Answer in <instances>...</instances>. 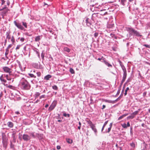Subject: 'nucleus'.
Wrapping results in <instances>:
<instances>
[{
    "label": "nucleus",
    "instance_id": "f257e3e1",
    "mask_svg": "<svg viewBox=\"0 0 150 150\" xmlns=\"http://www.w3.org/2000/svg\"><path fill=\"white\" fill-rule=\"evenodd\" d=\"M21 83L22 88L24 89L27 90L30 89V86L26 80L24 79H22L21 81Z\"/></svg>",
    "mask_w": 150,
    "mask_h": 150
},
{
    "label": "nucleus",
    "instance_id": "f03ea898",
    "mask_svg": "<svg viewBox=\"0 0 150 150\" xmlns=\"http://www.w3.org/2000/svg\"><path fill=\"white\" fill-rule=\"evenodd\" d=\"M86 121L88 123L89 125L92 129L94 132L95 134L96 135L97 132V130L95 125L93 124L92 122L89 120H87Z\"/></svg>",
    "mask_w": 150,
    "mask_h": 150
},
{
    "label": "nucleus",
    "instance_id": "7ed1b4c3",
    "mask_svg": "<svg viewBox=\"0 0 150 150\" xmlns=\"http://www.w3.org/2000/svg\"><path fill=\"white\" fill-rule=\"evenodd\" d=\"M4 71L6 73H11L12 69L7 67H4L2 68Z\"/></svg>",
    "mask_w": 150,
    "mask_h": 150
},
{
    "label": "nucleus",
    "instance_id": "20e7f679",
    "mask_svg": "<svg viewBox=\"0 0 150 150\" xmlns=\"http://www.w3.org/2000/svg\"><path fill=\"white\" fill-rule=\"evenodd\" d=\"M22 138L23 139L26 141L29 140L31 139L30 137L27 134H23V135Z\"/></svg>",
    "mask_w": 150,
    "mask_h": 150
},
{
    "label": "nucleus",
    "instance_id": "39448f33",
    "mask_svg": "<svg viewBox=\"0 0 150 150\" xmlns=\"http://www.w3.org/2000/svg\"><path fill=\"white\" fill-rule=\"evenodd\" d=\"M15 25L17 26V27L19 29H21V30H23L24 29V28L21 25V23H17L16 21L14 22Z\"/></svg>",
    "mask_w": 150,
    "mask_h": 150
},
{
    "label": "nucleus",
    "instance_id": "423d86ee",
    "mask_svg": "<svg viewBox=\"0 0 150 150\" xmlns=\"http://www.w3.org/2000/svg\"><path fill=\"white\" fill-rule=\"evenodd\" d=\"M128 31L130 34H134V32L135 30L132 28L128 27L126 29Z\"/></svg>",
    "mask_w": 150,
    "mask_h": 150
},
{
    "label": "nucleus",
    "instance_id": "0eeeda50",
    "mask_svg": "<svg viewBox=\"0 0 150 150\" xmlns=\"http://www.w3.org/2000/svg\"><path fill=\"white\" fill-rule=\"evenodd\" d=\"M56 102H54L53 104H52L49 107V110L50 111H52V110L55 108L56 106Z\"/></svg>",
    "mask_w": 150,
    "mask_h": 150
},
{
    "label": "nucleus",
    "instance_id": "6e6552de",
    "mask_svg": "<svg viewBox=\"0 0 150 150\" xmlns=\"http://www.w3.org/2000/svg\"><path fill=\"white\" fill-rule=\"evenodd\" d=\"M6 38L8 40V41L10 42V39L11 38V35H10V32H8L6 33Z\"/></svg>",
    "mask_w": 150,
    "mask_h": 150
},
{
    "label": "nucleus",
    "instance_id": "1a4fd4ad",
    "mask_svg": "<svg viewBox=\"0 0 150 150\" xmlns=\"http://www.w3.org/2000/svg\"><path fill=\"white\" fill-rule=\"evenodd\" d=\"M121 126L124 128H126L127 127H129L130 126V124L129 122H127V125L125 123L121 124Z\"/></svg>",
    "mask_w": 150,
    "mask_h": 150
},
{
    "label": "nucleus",
    "instance_id": "9d476101",
    "mask_svg": "<svg viewBox=\"0 0 150 150\" xmlns=\"http://www.w3.org/2000/svg\"><path fill=\"white\" fill-rule=\"evenodd\" d=\"M3 10V13L4 14H5L7 13L8 11H9V9L6 8V7L2 9H0V11H1Z\"/></svg>",
    "mask_w": 150,
    "mask_h": 150
},
{
    "label": "nucleus",
    "instance_id": "9b49d317",
    "mask_svg": "<svg viewBox=\"0 0 150 150\" xmlns=\"http://www.w3.org/2000/svg\"><path fill=\"white\" fill-rule=\"evenodd\" d=\"M127 75V73L123 74V75L122 78V79L121 81V83H122L125 81Z\"/></svg>",
    "mask_w": 150,
    "mask_h": 150
},
{
    "label": "nucleus",
    "instance_id": "f8f14e48",
    "mask_svg": "<svg viewBox=\"0 0 150 150\" xmlns=\"http://www.w3.org/2000/svg\"><path fill=\"white\" fill-rule=\"evenodd\" d=\"M103 62L107 65L108 67H112V65L108 62L105 60L103 61Z\"/></svg>",
    "mask_w": 150,
    "mask_h": 150
},
{
    "label": "nucleus",
    "instance_id": "ddd939ff",
    "mask_svg": "<svg viewBox=\"0 0 150 150\" xmlns=\"http://www.w3.org/2000/svg\"><path fill=\"white\" fill-rule=\"evenodd\" d=\"M10 42H12V44H14V43H15V39L14 38L13 36H11V38L10 39Z\"/></svg>",
    "mask_w": 150,
    "mask_h": 150
},
{
    "label": "nucleus",
    "instance_id": "4468645a",
    "mask_svg": "<svg viewBox=\"0 0 150 150\" xmlns=\"http://www.w3.org/2000/svg\"><path fill=\"white\" fill-rule=\"evenodd\" d=\"M3 84L6 87L10 89H14V87L11 85H8L7 84H5V83H4Z\"/></svg>",
    "mask_w": 150,
    "mask_h": 150
},
{
    "label": "nucleus",
    "instance_id": "2eb2a0df",
    "mask_svg": "<svg viewBox=\"0 0 150 150\" xmlns=\"http://www.w3.org/2000/svg\"><path fill=\"white\" fill-rule=\"evenodd\" d=\"M120 3L122 5L125 6L127 3L126 0H121Z\"/></svg>",
    "mask_w": 150,
    "mask_h": 150
},
{
    "label": "nucleus",
    "instance_id": "dca6fc26",
    "mask_svg": "<svg viewBox=\"0 0 150 150\" xmlns=\"http://www.w3.org/2000/svg\"><path fill=\"white\" fill-rule=\"evenodd\" d=\"M0 80L1 81L3 82L4 83H6V80L4 79L3 76V75H2L0 77Z\"/></svg>",
    "mask_w": 150,
    "mask_h": 150
},
{
    "label": "nucleus",
    "instance_id": "f3484780",
    "mask_svg": "<svg viewBox=\"0 0 150 150\" xmlns=\"http://www.w3.org/2000/svg\"><path fill=\"white\" fill-rule=\"evenodd\" d=\"M8 126L10 128H12L13 126V124L12 122H8L7 123Z\"/></svg>",
    "mask_w": 150,
    "mask_h": 150
},
{
    "label": "nucleus",
    "instance_id": "a211bd4d",
    "mask_svg": "<svg viewBox=\"0 0 150 150\" xmlns=\"http://www.w3.org/2000/svg\"><path fill=\"white\" fill-rule=\"evenodd\" d=\"M139 110H140L139 109L138 110L134 112H133V113L132 114L133 116H134V117L135 115H137L138 114Z\"/></svg>",
    "mask_w": 150,
    "mask_h": 150
},
{
    "label": "nucleus",
    "instance_id": "6ab92c4d",
    "mask_svg": "<svg viewBox=\"0 0 150 150\" xmlns=\"http://www.w3.org/2000/svg\"><path fill=\"white\" fill-rule=\"evenodd\" d=\"M114 26V24L113 23L108 24L107 25L108 28H113Z\"/></svg>",
    "mask_w": 150,
    "mask_h": 150
},
{
    "label": "nucleus",
    "instance_id": "aec40b11",
    "mask_svg": "<svg viewBox=\"0 0 150 150\" xmlns=\"http://www.w3.org/2000/svg\"><path fill=\"white\" fill-rule=\"evenodd\" d=\"M52 77V76L49 74H48L46 76H45L44 77V79L45 80H49V79L50 78Z\"/></svg>",
    "mask_w": 150,
    "mask_h": 150
},
{
    "label": "nucleus",
    "instance_id": "412c9836",
    "mask_svg": "<svg viewBox=\"0 0 150 150\" xmlns=\"http://www.w3.org/2000/svg\"><path fill=\"white\" fill-rule=\"evenodd\" d=\"M134 34H135L136 35L138 36H142V35H141L137 31V30H135L134 33Z\"/></svg>",
    "mask_w": 150,
    "mask_h": 150
},
{
    "label": "nucleus",
    "instance_id": "4be33fe9",
    "mask_svg": "<svg viewBox=\"0 0 150 150\" xmlns=\"http://www.w3.org/2000/svg\"><path fill=\"white\" fill-rule=\"evenodd\" d=\"M128 114H126L123 115H122L120 116V117L118 118V120H120L122 118H123L124 117H125L126 116L128 115Z\"/></svg>",
    "mask_w": 150,
    "mask_h": 150
},
{
    "label": "nucleus",
    "instance_id": "5701e85b",
    "mask_svg": "<svg viewBox=\"0 0 150 150\" xmlns=\"http://www.w3.org/2000/svg\"><path fill=\"white\" fill-rule=\"evenodd\" d=\"M5 77H6V79L8 81H11L12 79L11 77L9 76V75H8V74L6 75Z\"/></svg>",
    "mask_w": 150,
    "mask_h": 150
},
{
    "label": "nucleus",
    "instance_id": "b1692460",
    "mask_svg": "<svg viewBox=\"0 0 150 150\" xmlns=\"http://www.w3.org/2000/svg\"><path fill=\"white\" fill-rule=\"evenodd\" d=\"M64 50L65 51H66L68 52H69L70 51V49L67 47H65L64 48Z\"/></svg>",
    "mask_w": 150,
    "mask_h": 150
},
{
    "label": "nucleus",
    "instance_id": "393cba45",
    "mask_svg": "<svg viewBox=\"0 0 150 150\" xmlns=\"http://www.w3.org/2000/svg\"><path fill=\"white\" fill-rule=\"evenodd\" d=\"M40 40V36H38L36 37L35 39V41L36 42L39 41Z\"/></svg>",
    "mask_w": 150,
    "mask_h": 150
},
{
    "label": "nucleus",
    "instance_id": "a878e982",
    "mask_svg": "<svg viewBox=\"0 0 150 150\" xmlns=\"http://www.w3.org/2000/svg\"><path fill=\"white\" fill-rule=\"evenodd\" d=\"M22 24L23 25L25 28H27V23L26 22H22Z\"/></svg>",
    "mask_w": 150,
    "mask_h": 150
},
{
    "label": "nucleus",
    "instance_id": "bb28decb",
    "mask_svg": "<svg viewBox=\"0 0 150 150\" xmlns=\"http://www.w3.org/2000/svg\"><path fill=\"white\" fill-rule=\"evenodd\" d=\"M9 52V50H8V49H6V52L5 53V55L6 57V58L7 59L8 58L7 57V55H8Z\"/></svg>",
    "mask_w": 150,
    "mask_h": 150
},
{
    "label": "nucleus",
    "instance_id": "cd10ccee",
    "mask_svg": "<svg viewBox=\"0 0 150 150\" xmlns=\"http://www.w3.org/2000/svg\"><path fill=\"white\" fill-rule=\"evenodd\" d=\"M70 72L72 74L75 73V71L72 68H70L69 70Z\"/></svg>",
    "mask_w": 150,
    "mask_h": 150
},
{
    "label": "nucleus",
    "instance_id": "c85d7f7f",
    "mask_svg": "<svg viewBox=\"0 0 150 150\" xmlns=\"http://www.w3.org/2000/svg\"><path fill=\"white\" fill-rule=\"evenodd\" d=\"M67 141L68 143L69 144H71L72 142V140L69 139H67Z\"/></svg>",
    "mask_w": 150,
    "mask_h": 150
},
{
    "label": "nucleus",
    "instance_id": "c756f323",
    "mask_svg": "<svg viewBox=\"0 0 150 150\" xmlns=\"http://www.w3.org/2000/svg\"><path fill=\"white\" fill-rule=\"evenodd\" d=\"M122 68L123 70L124 73H127L126 70L124 66L122 67Z\"/></svg>",
    "mask_w": 150,
    "mask_h": 150
},
{
    "label": "nucleus",
    "instance_id": "7c9ffc66",
    "mask_svg": "<svg viewBox=\"0 0 150 150\" xmlns=\"http://www.w3.org/2000/svg\"><path fill=\"white\" fill-rule=\"evenodd\" d=\"M130 145L131 146L133 147V148H134L135 147V144L133 143V142H132V143H131L130 144Z\"/></svg>",
    "mask_w": 150,
    "mask_h": 150
},
{
    "label": "nucleus",
    "instance_id": "2f4dec72",
    "mask_svg": "<svg viewBox=\"0 0 150 150\" xmlns=\"http://www.w3.org/2000/svg\"><path fill=\"white\" fill-rule=\"evenodd\" d=\"M52 88L53 89L55 90H57L58 89L56 85H54L52 87Z\"/></svg>",
    "mask_w": 150,
    "mask_h": 150
},
{
    "label": "nucleus",
    "instance_id": "473e14b6",
    "mask_svg": "<svg viewBox=\"0 0 150 150\" xmlns=\"http://www.w3.org/2000/svg\"><path fill=\"white\" fill-rule=\"evenodd\" d=\"M129 89V87H127L125 90V93H124L125 96H126L127 94V92L128 91Z\"/></svg>",
    "mask_w": 150,
    "mask_h": 150
},
{
    "label": "nucleus",
    "instance_id": "72a5a7b5",
    "mask_svg": "<svg viewBox=\"0 0 150 150\" xmlns=\"http://www.w3.org/2000/svg\"><path fill=\"white\" fill-rule=\"evenodd\" d=\"M40 95V93L39 92H37L35 94V98H37Z\"/></svg>",
    "mask_w": 150,
    "mask_h": 150
},
{
    "label": "nucleus",
    "instance_id": "f704fd0d",
    "mask_svg": "<svg viewBox=\"0 0 150 150\" xmlns=\"http://www.w3.org/2000/svg\"><path fill=\"white\" fill-rule=\"evenodd\" d=\"M29 75L31 77H33L34 78H36V76H35L34 74H29Z\"/></svg>",
    "mask_w": 150,
    "mask_h": 150
},
{
    "label": "nucleus",
    "instance_id": "c9c22d12",
    "mask_svg": "<svg viewBox=\"0 0 150 150\" xmlns=\"http://www.w3.org/2000/svg\"><path fill=\"white\" fill-rule=\"evenodd\" d=\"M45 54L43 53V52L41 53V57L42 59L43 60L44 59Z\"/></svg>",
    "mask_w": 150,
    "mask_h": 150
},
{
    "label": "nucleus",
    "instance_id": "e433bc0d",
    "mask_svg": "<svg viewBox=\"0 0 150 150\" xmlns=\"http://www.w3.org/2000/svg\"><path fill=\"white\" fill-rule=\"evenodd\" d=\"M134 116H133L131 114V115L130 116H129L127 117V119H132L134 118Z\"/></svg>",
    "mask_w": 150,
    "mask_h": 150
},
{
    "label": "nucleus",
    "instance_id": "4c0bfd02",
    "mask_svg": "<svg viewBox=\"0 0 150 150\" xmlns=\"http://www.w3.org/2000/svg\"><path fill=\"white\" fill-rule=\"evenodd\" d=\"M21 45H18L16 48V50H18L19 49Z\"/></svg>",
    "mask_w": 150,
    "mask_h": 150
},
{
    "label": "nucleus",
    "instance_id": "58836bf2",
    "mask_svg": "<svg viewBox=\"0 0 150 150\" xmlns=\"http://www.w3.org/2000/svg\"><path fill=\"white\" fill-rule=\"evenodd\" d=\"M98 59L99 61H100L102 60H103V61H104V60H105V59L103 57H102L101 58H98Z\"/></svg>",
    "mask_w": 150,
    "mask_h": 150
},
{
    "label": "nucleus",
    "instance_id": "ea45409f",
    "mask_svg": "<svg viewBox=\"0 0 150 150\" xmlns=\"http://www.w3.org/2000/svg\"><path fill=\"white\" fill-rule=\"evenodd\" d=\"M63 116L65 117H67V116L68 117H70V115L69 114H67L66 113H64L63 114Z\"/></svg>",
    "mask_w": 150,
    "mask_h": 150
},
{
    "label": "nucleus",
    "instance_id": "a19ab883",
    "mask_svg": "<svg viewBox=\"0 0 150 150\" xmlns=\"http://www.w3.org/2000/svg\"><path fill=\"white\" fill-rule=\"evenodd\" d=\"M118 62H119V63L120 64V66H121V67L124 66V65L122 64V63L120 60H118Z\"/></svg>",
    "mask_w": 150,
    "mask_h": 150
},
{
    "label": "nucleus",
    "instance_id": "79ce46f5",
    "mask_svg": "<svg viewBox=\"0 0 150 150\" xmlns=\"http://www.w3.org/2000/svg\"><path fill=\"white\" fill-rule=\"evenodd\" d=\"M12 46V44H9L8 46L6 49H8V50H9V49L10 48H11Z\"/></svg>",
    "mask_w": 150,
    "mask_h": 150
},
{
    "label": "nucleus",
    "instance_id": "37998d69",
    "mask_svg": "<svg viewBox=\"0 0 150 150\" xmlns=\"http://www.w3.org/2000/svg\"><path fill=\"white\" fill-rule=\"evenodd\" d=\"M37 74L38 77H40L41 75V73L40 72H37Z\"/></svg>",
    "mask_w": 150,
    "mask_h": 150
},
{
    "label": "nucleus",
    "instance_id": "c03bdc74",
    "mask_svg": "<svg viewBox=\"0 0 150 150\" xmlns=\"http://www.w3.org/2000/svg\"><path fill=\"white\" fill-rule=\"evenodd\" d=\"M144 46H145L146 47L150 48V46L149 45H148L147 44H145L143 45Z\"/></svg>",
    "mask_w": 150,
    "mask_h": 150
},
{
    "label": "nucleus",
    "instance_id": "a18cd8bd",
    "mask_svg": "<svg viewBox=\"0 0 150 150\" xmlns=\"http://www.w3.org/2000/svg\"><path fill=\"white\" fill-rule=\"evenodd\" d=\"M24 40L25 39L23 38H21L20 40V41L22 42H24Z\"/></svg>",
    "mask_w": 150,
    "mask_h": 150
},
{
    "label": "nucleus",
    "instance_id": "49530a36",
    "mask_svg": "<svg viewBox=\"0 0 150 150\" xmlns=\"http://www.w3.org/2000/svg\"><path fill=\"white\" fill-rule=\"evenodd\" d=\"M98 33H95L94 34V35L95 37L96 38L98 35Z\"/></svg>",
    "mask_w": 150,
    "mask_h": 150
},
{
    "label": "nucleus",
    "instance_id": "de8ad7c7",
    "mask_svg": "<svg viewBox=\"0 0 150 150\" xmlns=\"http://www.w3.org/2000/svg\"><path fill=\"white\" fill-rule=\"evenodd\" d=\"M30 134L33 137H35V136L34 134V132H31L30 133Z\"/></svg>",
    "mask_w": 150,
    "mask_h": 150
},
{
    "label": "nucleus",
    "instance_id": "09e8293b",
    "mask_svg": "<svg viewBox=\"0 0 150 150\" xmlns=\"http://www.w3.org/2000/svg\"><path fill=\"white\" fill-rule=\"evenodd\" d=\"M13 141L14 142H16V137L15 135H13Z\"/></svg>",
    "mask_w": 150,
    "mask_h": 150
},
{
    "label": "nucleus",
    "instance_id": "8fccbe9b",
    "mask_svg": "<svg viewBox=\"0 0 150 150\" xmlns=\"http://www.w3.org/2000/svg\"><path fill=\"white\" fill-rule=\"evenodd\" d=\"M45 95H42L40 97V98L41 99L42 98H45Z\"/></svg>",
    "mask_w": 150,
    "mask_h": 150
},
{
    "label": "nucleus",
    "instance_id": "3c124183",
    "mask_svg": "<svg viewBox=\"0 0 150 150\" xmlns=\"http://www.w3.org/2000/svg\"><path fill=\"white\" fill-rule=\"evenodd\" d=\"M111 127H110L108 128V131H107V132L108 133H109L110 132V131L111 130Z\"/></svg>",
    "mask_w": 150,
    "mask_h": 150
},
{
    "label": "nucleus",
    "instance_id": "603ef678",
    "mask_svg": "<svg viewBox=\"0 0 150 150\" xmlns=\"http://www.w3.org/2000/svg\"><path fill=\"white\" fill-rule=\"evenodd\" d=\"M57 148L58 150L60 149H61V147L60 146H57Z\"/></svg>",
    "mask_w": 150,
    "mask_h": 150
},
{
    "label": "nucleus",
    "instance_id": "864d4df0",
    "mask_svg": "<svg viewBox=\"0 0 150 150\" xmlns=\"http://www.w3.org/2000/svg\"><path fill=\"white\" fill-rule=\"evenodd\" d=\"M108 122V121H106L105 123H104V125H103V126H104V127H105V125H107V124Z\"/></svg>",
    "mask_w": 150,
    "mask_h": 150
},
{
    "label": "nucleus",
    "instance_id": "5fc2aeb1",
    "mask_svg": "<svg viewBox=\"0 0 150 150\" xmlns=\"http://www.w3.org/2000/svg\"><path fill=\"white\" fill-rule=\"evenodd\" d=\"M146 92H144L143 93V95L144 96H146Z\"/></svg>",
    "mask_w": 150,
    "mask_h": 150
},
{
    "label": "nucleus",
    "instance_id": "6e6d98bb",
    "mask_svg": "<svg viewBox=\"0 0 150 150\" xmlns=\"http://www.w3.org/2000/svg\"><path fill=\"white\" fill-rule=\"evenodd\" d=\"M9 73V74H8V75H9V76H10L11 77L12 75H13V74H12L11 73Z\"/></svg>",
    "mask_w": 150,
    "mask_h": 150
},
{
    "label": "nucleus",
    "instance_id": "4d7b16f0",
    "mask_svg": "<svg viewBox=\"0 0 150 150\" xmlns=\"http://www.w3.org/2000/svg\"><path fill=\"white\" fill-rule=\"evenodd\" d=\"M105 108V105H103V108H102V109H103L104 108Z\"/></svg>",
    "mask_w": 150,
    "mask_h": 150
},
{
    "label": "nucleus",
    "instance_id": "13d9d810",
    "mask_svg": "<svg viewBox=\"0 0 150 150\" xmlns=\"http://www.w3.org/2000/svg\"><path fill=\"white\" fill-rule=\"evenodd\" d=\"M15 113H16V114H18H18H20L19 112H18V111H16V112H15Z\"/></svg>",
    "mask_w": 150,
    "mask_h": 150
},
{
    "label": "nucleus",
    "instance_id": "bf43d9fd",
    "mask_svg": "<svg viewBox=\"0 0 150 150\" xmlns=\"http://www.w3.org/2000/svg\"><path fill=\"white\" fill-rule=\"evenodd\" d=\"M6 42H7V40H6L5 41V42H4V45H6Z\"/></svg>",
    "mask_w": 150,
    "mask_h": 150
},
{
    "label": "nucleus",
    "instance_id": "052dcab7",
    "mask_svg": "<svg viewBox=\"0 0 150 150\" xmlns=\"http://www.w3.org/2000/svg\"><path fill=\"white\" fill-rule=\"evenodd\" d=\"M105 127H104V126H103L102 128V130H101V131L102 132L103 131V130L104 129V128Z\"/></svg>",
    "mask_w": 150,
    "mask_h": 150
},
{
    "label": "nucleus",
    "instance_id": "680f3d73",
    "mask_svg": "<svg viewBox=\"0 0 150 150\" xmlns=\"http://www.w3.org/2000/svg\"><path fill=\"white\" fill-rule=\"evenodd\" d=\"M48 104H46V105H45V107L46 108H47V107H48Z\"/></svg>",
    "mask_w": 150,
    "mask_h": 150
},
{
    "label": "nucleus",
    "instance_id": "e2e57ef3",
    "mask_svg": "<svg viewBox=\"0 0 150 150\" xmlns=\"http://www.w3.org/2000/svg\"><path fill=\"white\" fill-rule=\"evenodd\" d=\"M81 126H79L78 127V128L79 129H81Z\"/></svg>",
    "mask_w": 150,
    "mask_h": 150
},
{
    "label": "nucleus",
    "instance_id": "0e129e2a",
    "mask_svg": "<svg viewBox=\"0 0 150 150\" xmlns=\"http://www.w3.org/2000/svg\"><path fill=\"white\" fill-rule=\"evenodd\" d=\"M110 127H112V123H110Z\"/></svg>",
    "mask_w": 150,
    "mask_h": 150
},
{
    "label": "nucleus",
    "instance_id": "69168bd1",
    "mask_svg": "<svg viewBox=\"0 0 150 150\" xmlns=\"http://www.w3.org/2000/svg\"><path fill=\"white\" fill-rule=\"evenodd\" d=\"M37 54H38V57H40V54H39V53L38 52H37Z\"/></svg>",
    "mask_w": 150,
    "mask_h": 150
},
{
    "label": "nucleus",
    "instance_id": "338daca9",
    "mask_svg": "<svg viewBox=\"0 0 150 150\" xmlns=\"http://www.w3.org/2000/svg\"><path fill=\"white\" fill-rule=\"evenodd\" d=\"M26 46H25V47H24L23 49H24V50H26Z\"/></svg>",
    "mask_w": 150,
    "mask_h": 150
},
{
    "label": "nucleus",
    "instance_id": "774afa93",
    "mask_svg": "<svg viewBox=\"0 0 150 150\" xmlns=\"http://www.w3.org/2000/svg\"><path fill=\"white\" fill-rule=\"evenodd\" d=\"M88 18L86 19V21L87 23L88 22Z\"/></svg>",
    "mask_w": 150,
    "mask_h": 150
}]
</instances>
